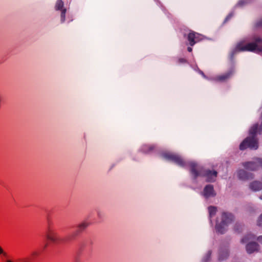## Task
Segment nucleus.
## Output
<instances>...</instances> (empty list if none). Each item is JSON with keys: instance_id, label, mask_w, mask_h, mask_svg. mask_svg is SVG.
<instances>
[{"instance_id": "nucleus-1", "label": "nucleus", "mask_w": 262, "mask_h": 262, "mask_svg": "<svg viewBox=\"0 0 262 262\" xmlns=\"http://www.w3.org/2000/svg\"><path fill=\"white\" fill-rule=\"evenodd\" d=\"M161 156L165 159L171 161L179 166L185 167L190 166V172L194 180H196L198 177H203L206 178V182H213L217 177V172L215 170L206 169L202 166L192 161H185L181 156L171 152H164Z\"/></svg>"}, {"instance_id": "nucleus-2", "label": "nucleus", "mask_w": 262, "mask_h": 262, "mask_svg": "<svg viewBox=\"0 0 262 262\" xmlns=\"http://www.w3.org/2000/svg\"><path fill=\"white\" fill-rule=\"evenodd\" d=\"M262 51V39L260 37L255 38V42L246 43L242 40L238 42L230 54V59H233L234 55L238 52Z\"/></svg>"}, {"instance_id": "nucleus-3", "label": "nucleus", "mask_w": 262, "mask_h": 262, "mask_svg": "<svg viewBox=\"0 0 262 262\" xmlns=\"http://www.w3.org/2000/svg\"><path fill=\"white\" fill-rule=\"evenodd\" d=\"M221 222L217 220L215 225L216 232L223 234L227 230V227L234 220L233 214L229 212H223L221 215Z\"/></svg>"}, {"instance_id": "nucleus-4", "label": "nucleus", "mask_w": 262, "mask_h": 262, "mask_svg": "<svg viewBox=\"0 0 262 262\" xmlns=\"http://www.w3.org/2000/svg\"><path fill=\"white\" fill-rule=\"evenodd\" d=\"M255 238V237L254 235L248 234L241 239V243L247 244L246 249L247 252L249 254H251L258 251V245L256 242H252Z\"/></svg>"}, {"instance_id": "nucleus-5", "label": "nucleus", "mask_w": 262, "mask_h": 262, "mask_svg": "<svg viewBox=\"0 0 262 262\" xmlns=\"http://www.w3.org/2000/svg\"><path fill=\"white\" fill-rule=\"evenodd\" d=\"M45 235L47 239L55 244L60 243L64 241L60 238L57 231L50 226L47 227Z\"/></svg>"}, {"instance_id": "nucleus-6", "label": "nucleus", "mask_w": 262, "mask_h": 262, "mask_svg": "<svg viewBox=\"0 0 262 262\" xmlns=\"http://www.w3.org/2000/svg\"><path fill=\"white\" fill-rule=\"evenodd\" d=\"M187 39L189 45L191 46H193L197 42L200 41L202 39V37L200 34L191 31L188 34Z\"/></svg>"}, {"instance_id": "nucleus-7", "label": "nucleus", "mask_w": 262, "mask_h": 262, "mask_svg": "<svg viewBox=\"0 0 262 262\" xmlns=\"http://www.w3.org/2000/svg\"><path fill=\"white\" fill-rule=\"evenodd\" d=\"M89 225V223L86 221H83L77 226V229L71 235L70 238H74L77 235L83 232Z\"/></svg>"}, {"instance_id": "nucleus-8", "label": "nucleus", "mask_w": 262, "mask_h": 262, "mask_svg": "<svg viewBox=\"0 0 262 262\" xmlns=\"http://www.w3.org/2000/svg\"><path fill=\"white\" fill-rule=\"evenodd\" d=\"M202 194L205 198L215 196L216 193L214 191L213 185L210 184L206 185L204 188Z\"/></svg>"}, {"instance_id": "nucleus-9", "label": "nucleus", "mask_w": 262, "mask_h": 262, "mask_svg": "<svg viewBox=\"0 0 262 262\" xmlns=\"http://www.w3.org/2000/svg\"><path fill=\"white\" fill-rule=\"evenodd\" d=\"M237 176L242 180H249L254 178V174L252 173L247 172L244 169L239 170L237 171Z\"/></svg>"}, {"instance_id": "nucleus-10", "label": "nucleus", "mask_w": 262, "mask_h": 262, "mask_svg": "<svg viewBox=\"0 0 262 262\" xmlns=\"http://www.w3.org/2000/svg\"><path fill=\"white\" fill-rule=\"evenodd\" d=\"M243 166L247 169L251 171H255L258 169V163L257 159L253 161L246 162L242 164Z\"/></svg>"}, {"instance_id": "nucleus-11", "label": "nucleus", "mask_w": 262, "mask_h": 262, "mask_svg": "<svg viewBox=\"0 0 262 262\" xmlns=\"http://www.w3.org/2000/svg\"><path fill=\"white\" fill-rule=\"evenodd\" d=\"M234 70L233 69L230 70L227 73L220 75L216 77V80L220 81H225L229 79L233 74Z\"/></svg>"}, {"instance_id": "nucleus-12", "label": "nucleus", "mask_w": 262, "mask_h": 262, "mask_svg": "<svg viewBox=\"0 0 262 262\" xmlns=\"http://www.w3.org/2000/svg\"><path fill=\"white\" fill-rule=\"evenodd\" d=\"M249 188L254 191H259L262 189V183L259 181H253L250 184Z\"/></svg>"}, {"instance_id": "nucleus-13", "label": "nucleus", "mask_w": 262, "mask_h": 262, "mask_svg": "<svg viewBox=\"0 0 262 262\" xmlns=\"http://www.w3.org/2000/svg\"><path fill=\"white\" fill-rule=\"evenodd\" d=\"M229 256V251L228 249H221L219 252V259L223 260Z\"/></svg>"}, {"instance_id": "nucleus-14", "label": "nucleus", "mask_w": 262, "mask_h": 262, "mask_svg": "<svg viewBox=\"0 0 262 262\" xmlns=\"http://www.w3.org/2000/svg\"><path fill=\"white\" fill-rule=\"evenodd\" d=\"M155 148L154 145H144L141 148V150L146 154L150 153Z\"/></svg>"}, {"instance_id": "nucleus-15", "label": "nucleus", "mask_w": 262, "mask_h": 262, "mask_svg": "<svg viewBox=\"0 0 262 262\" xmlns=\"http://www.w3.org/2000/svg\"><path fill=\"white\" fill-rule=\"evenodd\" d=\"M217 208L214 206H209L208 207V211L209 213V217L210 219V222L212 223L211 218L214 216L216 212Z\"/></svg>"}, {"instance_id": "nucleus-16", "label": "nucleus", "mask_w": 262, "mask_h": 262, "mask_svg": "<svg viewBox=\"0 0 262 262\" xmlns=\"http://www.w3.org/2000/svg\"><path fill=\"white\" fill-rule=\"evenodd\" d=\"M63 8V2L62 0H57L55 5V9L56 10H62Z\"/></svg>"}, {"instance_id": "nucleus-17", "label": "nucleus", "mask_w": 262, "mask_h": 262, "mask_svg": "<svg viewBox=\"0 0 262 262\" xmlns=\"http://www.w3.org/2000/svg\"><path fill=\"white\" fill-rule=\"evenodd\" d=\"M0 256L2 257V260L5 258L8 257V255L6 252L4 251L3 248L0 246Z\"/></svg>"}, {"instance_id": "nucleus-18", "label": "nucleus", "mask_w": 262, "mask_h": 262, "mask_svg": "<svg viewBox=\"0 0 262 262\" xmlns=\"http://www.w3.org/2000/svg\"><path fill=\"white\" fill-rule=\"evenodd\" d=\"M211 254V251H208V252L206 253V254L203 258V259L202 260V261L203 262H208L210 259Z\"/></svg>"}, {"instance_id": "nucleus-19", "label": "nucleus", "mask_w": 262, "mask_h": 262, "mask_svg": "<svg viewBox=\"0 0 262 262\" xmlns=\"http://www.w3.org/2000/svg\"><path fill=\"white\" fill-rule=\"evenodd\" d=\"M61 15H60V17H61V19H60V21H61V23H63L65 21V16H66V11H67V10L66 9H62V10H61Z\"/></svg>"}, {"instance_id": "nucleus-20", "label": "nucleus", "mask_w": 262, "mask_h": 262, "mask_svg": "<svg viewBox=\"0 0 262 262\" xmlns=\"http://www.w3.org/2000/svg\"><path fill=\"white\" fill-rule=\"evenodd\" d=\"M249 2L248 0H240L236 5V6H243Z\"/></svg>"}, {"instance_id": "nucleus-21", "label": "nucleus", "mask_w": 262, "mask_h": 262, "mask_svg": "<svg viewBox=\"0 0 262 262\" xmlns=\"http://www.w3.org/2000/svg\"><path fill=\"white\" fill-rule=\"evenodd\" d=\"M257 225L259 227L262 228V213L260 215L257 219Z\"/></svg>"}, {"instance_id": "nucleus-22", "label": "nucleus", "mask_w": 262, "mask_h": 262, "mask_svg": "<svg viewBox=\"0 0 262 262\" xmlns=\"http://www.w3.org/2000/svg\"><path fill=\"white\" fill-rule=\"evenodd\" d=\"M257 163H258V168L260 167L262 168V159L257 158Z\"/></svg>"}, {"instance_id": "nucleus-23", "label": "nucleus", "mask_w": 262, "mask_h": 262, "mask_svg": "<svg viewBox=\"0 0 262 262\" xmlns=\"http://www.w3.org/2000/svg\"><path fill=\"white\" fill-rule=\"evenodd\" d=\"M233 16V14L232 13L229 14L225 18L224 22L227 21L229 19H230L232 16Z\"/></svg>"}, {"instance_id": "nucleus-24", "label": "nucleus", "mask_w": 262, "mask_h": 262, "mask_svg": "<svg viewBox=\"0 0 262 262\" xmlns=\"http://www.w3.org/2000/svg\"><path fill=\"white\" fill-rule=\"evenodd\" d=\"M179 63H183L186 62V60L184 58H180L178 60Z\"/></svg>"}, {"instance_id": "nucleus-25", "label": "nucleus", "mask_w": 262, "mask_h": 262, "mask_svg": "<svg viewBox=\"0 0 262 262\" xmlns=\"http://www.w3.org/2000/svg\"><path fill=\"white\" fill-rule=\"evenodd\" d=\"M257 27H262V19L258 21L256 24Z\"/></svg>"}, {"instance_id": "nucleus-26", "label": "nucleus", "mask_w": 262, "mask_h": 262, "mask_svg": "<svg viewBox=\"0 0 262 262\" xmlns=\"http://www.w3.org/2000/svg\"><path fill=\"white\" fill-rule=\"evenodd\" d=\"M4 262H14L12 259H9L8 257H7L3 260Z\"/></svg>"}, {"instance_id": "nucleus-27", "label": "nucleus", "mask_w": 262, "mask_h": 262, "mask_svg": "<svg viewBox=\"0 0 262 262\" xmlns=\"http://www.w3.org/2000/svg\"><path fill=\"white\" fill-rule=\"evenodd\" d=\"M258 242L262 244V235L259 236L257 237Z\"/></svg>"}, {"instance_id": "nucleus-28", "label": "nucleus", "mask_w": 262, "mask_h": 262, "mask_svg": "<svg viewBox=\"0 0 262 262\" xmlns=\"http://www.w3.org/2000/svg\"><path fill=\"white\" fill-rule=\"evenodd\" d=\"M199 73L200 74H201L203 77H204L205 78H206V76H205V75L204 74V73L202 71H199Z\"/></svg>"}, {"instance_id": "nucleus-29", "label": "nucleus", "mask_w": 262, "mask_h": 262, "mask_svg": "<svg viewBox=\"0 0 262 262\" xmlns=\"http://www.w3.org/2000/svg\"><path fill=\"white\" fill-rule=\"evenodd\" d=\"M32 255L33 256H36V255H38V253L37 252H36V251H34V252H32Z\"/></svg>"}, {"instance_id": "nucleus-30", "label": "nucleus", "mask_w": 262, "mask_h": 262, "mask_svg": "<svg viewBox=\"0 0 262 262\" xmlns=\"http://www.w3.org/2000/svg\"><path fill=\"white\" fill-rule=\"evenodd\" d=\"M187 50L188 52H191L192 50V48L191 47H188L187 48Z\"/></svg>"}, {"instance_id": "nucleus-31", "label": "nucleus", "mask_w": 262, "mask_h": 262, "mask_svg": "<svg viewBox=\"0 0 262 262\" xmlns=\"http://www.w3.org/2000/svg\"><path fill=\"white\" fill-rule=\"evenodd\" d=\"M47 246H48V244H47V243H46V244L44 245V246H43V249H45L47 247Z\"/></svg>"}, {"instance_id": "nucleus-32", "label": "nucleus", "mask_w": 262, "mask_h": 262, "mask_svg": "<svg viewBox=\"0 0 262 262\" xmlns=\"http://www.w3.org/2000/svg\"><path fill=\"white\" fill-rule=\"evenodd\" d=\"M259 199L260 200H262V194L261 195L259 196Z\"/></svg>"}]
</instances>
